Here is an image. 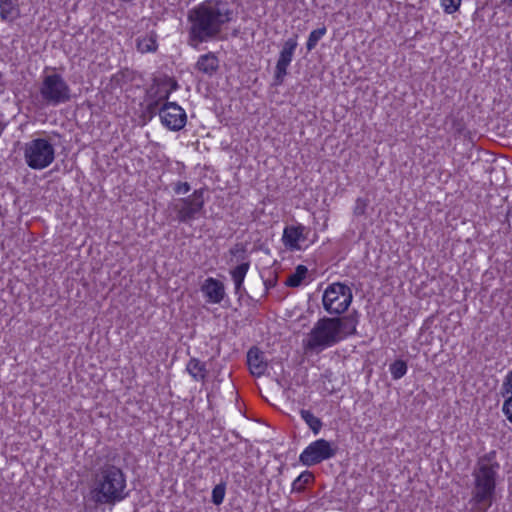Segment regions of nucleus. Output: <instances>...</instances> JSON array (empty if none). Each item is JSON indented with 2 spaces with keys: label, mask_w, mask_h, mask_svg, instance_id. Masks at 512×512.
Listing matches in <instances>:
<instances>
[{
  "label": "nucleus",
  "mask_w": 512,
  "mask_h": 512,
  "mask_svg": "<svg viewBox=\"0 0 512 512\" xmlns=\"http://www.w3.org/2000/svg\"><path fill=\"white\" fill-rule=\"evenodd\" d=\"M234 11L226 0H205L188 11V44L197 49L217 39L233 20Z\"/></svg>",
  "instance_id": "1"
},
{
  "label": "nucleus",
  "mask_w": 512,
  "mask_h": 512,
  "mask_svg": "<svg viewBox=\"0 0 512 512\" xmlns=\"http://www.w3.org/2000/svg\"><path fill=\"white\" fill-rule=\"evenodd\" d=\"M128 496L126 475L120 467L106 463L97 469L89 490V499L95 506H114Z\"/></svg>",
  "instance_id": "2"
},
{
  "label": "nucleus",
  "mask_w": 512,
  "mask_h": 512,
  "mask_svg": "<svg viewBox=\"0 0 512 512\" xmlns=\"http://www.w3.org/2000/svg\"><path fill=\"white\" fill-rule=\"evenodd\" d=\"M358 320L354 315L319 319L308 335L305 348L322 351L355 334Z\"/></svg>",
  "instance_id": "3"
},
{
  "label": "nucleus",
  "mask_w": 512,
  "mask_h": 512,
  "mask_svg": "<svg viewBox=\"0 0 512 512\" xmlns=\"http://www.w3.org/2000/svg\"><path fill=\"white\" fill-rule=\"evenodd\" d=\"M495 452L479 458L474 471V488L470 502L472 512H486L492 505L496 489V477L500 465L493 461Z\"/></svg>",
  "instance_id": "4"
},
{
  "label": "nucleus",
  "mask_w": 512,
  "mask_h": 512,
  "mask_svg": "<svg viewBox=\"0 0 512 512\" xmlns=\"http://www.w3.org/2000/svg\"><path fill=\"white\" fill-rule=\"evenodd\" d=\"M25 163L34 170H43L50 166L55 159V147L46 138H35L25 143Z\"/></svg>",
  "instance_id": "5"
},
{
  "label": "nucleus",
  "mask_w": 512,
  "mask_h": 512,
  "mask_svg": "<svg viewBox=\"0 0 512 512\" xmlns=\"http://www.w3.org/2000/svg\"><path fill=\"white\" fill-rule=\"evenodd\" d=\"M42 100L57 106L71 99V89L64 78L57 73L44 75L39 89Z\"/></svg>",
  "instance_id": "6"
},
{
  "label": "nucleus",
  "mask_w": 512,
  "mask_h": 512,
  "mask_svg": "<svg viewBox=\"0 0 512 512\" xmlns=\"http://www.w3.org/2000/svg\"><path fill=\"white\" fill-rule=\"evenodd\" d=\"M204 204V190L197 189L188 197L178 199L170 207L177 213L179 222L188 223L202 214Z\"/></svg>",
  "instance_id": "7"
},
{
  "label": "nucleus",
  "mask_w": 512,
  "mask_h": 512,
  "mask_svg": "<svg viewBox=\"0 0 512 512\" xmlns=\"http://www.w3.org/2000/svg\"><path fill=\"white\" fill-rule=\"evenodd\" d=\"M337 448L325 439H318L310 443L300 454L299 461L307 466L317 465L336 455Z\"/></svg>",
  "instance_id": "8"
},
{
  "label": "nucleus",
  "mask_w": 512,
  "mask_h": 512,
  "mask_svg": "<svg viewBox=\"0 0 512 512\" xmlns=\"http://www.w3.org/2000/svg\"><path fill=\"white\" fill-rule=\"evenodd\" d=\"M298 46L297 36L288 38L279 53V57L275 66L274 80L277 85H281L287 75L295 50Z\"/></svg>",
  "instance_id": "9"
},
{
  "label": "nucleus",
  "mask_w": 512,
  "mask_h": 512,
  "mask_svg": "<svg viewBox=\"0 0 512 512\" xmlns=\"http://www.w3.org/2000/svg\"><path fill=\"white\" fill-rule=\"evenodd\" d=\"M161 123L171 131H179L187 121L185 110L174 102L166 103L159 111Z\"/></svg>",
  "instance_id": "10"
},
{
  "label": "nucleus",
  "mask_w": 512,
  "mask_h": 512,
  "mask_svg": "<svg viewBox=\"0 0 512 512\" xmlns=\"http://www.w3.org/2000/svg\"><path fill=\"white\" fill-rule=\"evenodd\" d=\"M322 300L328 313L341 314L352 301L351 290H324Z\"/></svg>",
  "instance_id": "11"
},
{
  "label": "nucleus",
  "mask_w": 512,
  "mask_h": 512,
  "mask_svg": "<svg viewBox=\"0 0 512 512\" xmlns=\"http://www.w3.org/2000/svg\"><path fill=\"white\" fill-rule=\"evenodd\" d=\"M306 227L298 224L285 227L282 241L286 248L295 251L301 249V243L306 240Z\"/></svg>",
  "instance_id": "12"
},
{
  "label": "nucleus",
  "mask_w": 512,
  "mask_h": 512,
  "mask_svg": "<svg viewBox=\"0 0 512 512\" xmlns=\"http://www.w3.org/2000/svg\"><path fill=\"white\" fill-rule=\"evenodd\" d=\"M247 364L251 374L257 377L262 376L268 367L264 352L256 346L249 349L247 353Z\"/></svg>",
  "instance_id": "13"
},
{
  "label": "nucleus",
  "mask_w": 512,
  "mask_h": 512,
  "mask_svg": "<svg viewBox=\"0 0 512 512\" xmlns=\"http://www.w3.org/2000/svg\"><path fill=\"white\" fill-rule=\"evenodd\" d=\"M218 67L219 60L217 56L212 52L201 55L195 64V68L197 71L208 76H212L213 74H215L216 71L218 70Z\"/></svg>",
  "instance_id": "14"
},
{
  "label": "nucleus",
  "mask_w": 512,
  "mask_h": 512,
  "mask_svg": "<svg viewBox=\"0 0 512 512\" xmlns=\"http://www.w3.org/2000/svg\"><path fill=\"white\" fill-rule=\"evenodd\" d=\"M312 279V274L306 266L298 265L295 272L292 273L286 280V284L290 287H298L300 285H309Z\"/></svg>",
  "instance_id": "15"
},
{
  "label": "nucleus",
  "mask_w": 512,
  "mask_h": 512,
  "mask_svg": "<svg viewBox=\"0 0 512 512\" xmlns=\"http://www.w3.org/2000/svg\"><path fill=\"white\" fill-rule=\"evenodd\" d=\"M186 370L196 381H204L208 372L206 364L197 358H191L188 361Z\"/></svg>",
  "instance_id": "16"
},
{
  "label": "nucleus",
  "mask_w": 512,
  "mask_h": 512,
  "mask_svg": "<svg viewBox=\"0 0 512 512\" xmlns=\"http://www.w3.org/2000/svg\"><path fill=\"white\" fill-rule=\"evenodd\" d=\"M300 416L314 435L319 434L323 426V422L320 418L316 417L310 410L306 409L300 410Z\"/></svg>",
  "instance_id": "17"
},
{
  "label": "nucleus",
  "mask_w": 512,
  "mask_h": 512,
  "mask_svg": "<svg viewBox=\"0 0 512 512\" xmlns=\"http://www.w3.org/2000/svg\"><path fill=\"white\" fill-rule=\"evenodd\" d=\"M0 16L6 21L16 19L18 16V9L12 0H0Z\"/></svg>",
  "instance_id": "18"
},
{
  "label": "nucleus",
  "mask_w": 512,
  "mask_h": 512,
  "mask_svg": "<svg viewBox=\"0 0 512 512\" xmlns=\"http://www.w3.org/2000/svg\"><path fill=\"white\" fill-rule=\"evenodd\" d=\"M157 46V39L154 34L146 35L137 40V49L141 53L155 52Z\"/></svg>",
  "instance_id": "19"
},
{
  "label": "nucleus",
  "mask_w": 512,
  "mask_h": 512,
  "mask_svg": "<svg viewBox=\"0 0 512 512\" xmlns=\"http://www.w3.org/2000/svg\"><path fill=\"white\" fill-rule=\"evenodd\" d=\"M314 475L310 471L302 472L292 483V492H303L305 486L313 481Z\"/></svg>",
  "instance_id": "20"
},
{
  "label": "nucleus",
  "mask_w": 512,
  "mask_h": 512,
  "mask_svg": "<svg viewBox=\"0 0 512 512\" xmlns=\"http://www.w3.org/2000/svg\"><path fill=\"white\" fill-rule=\"evenodd\" d=\"M249 269L248 263H242L231 271L235 288H240Z\"/></svg>",
  "instance_id": "21"
},
{
  "label": "nucleus",
  "mask_w": 512,
  "mask_h": 512,
  "mask_svg": "<svg viewBox=\"0 0 512 512\" xmlns=\"http://www.w3.org/2000/svg\"><path fill=\"white\" fill-rule=\"evenodd\" d=\"M407 363L404 360L398 359L390 364L389 370L394 380L402 378L407 373Z\"/></svg>",
  "instance_id": "22"
},
{
  "label": "nucleus",
  "mask_w": 512,
  "mask_h": 512,
  "mask_svg": "<svg viewBox=\"0 0 512 512\" xmlns=\"http://www.w3.org/2000/svg\"><path fill=\"white\" fill-rule=\"evenodd\" d=\"M327 30L325 27H321L311 31L309 34L306 47L308 51L313 50L318 44L319 40L326 34Z\"/></svg>",
  "instance_id": "23"
},
{
  "label": "nucleus",
  "mask_w": 512,
  "mask_h": 512,
  "mask_svg": "<svg viewBox=\"0 0 512 512\" xmlns=\"http://www.w3.org/2000/svg\"><path fill=\"white\" fill-rule=\"evenodd\" d=\"M208 303H220L224 300L225 290H201Z\"/></svg>",
  "instance_id": "24"
},
{
  "label": "nucleus",
  "mask_w": 512,
  "mask_h": 512,
  "mask_svg": "<svg viewBox=\"0 0 512 512\" xmlns=\"http://www.w3.org/2000/svg\"><path fill=\"white\" fill-rule=\"evenodd\" d=\"M462 0H440V6L443 9L444 13L451 15L456 13L460 6Z\"/></svg>",
  "instance_id": "25"
},
{
  "label": "nucleus",
  "mask_w": 512,
  "mask_h": 512,
  "mask_svg": "<svg viewBox=\"0 0 512 512\" xmlns=\"http://www.w3.org/2000/svg\"><path fill=\"white\" fill-rule=\"evenodd\" d=\"M226 493V486L224 483H220L216 485L212 490V498L211 501L215 505L222 504Z\"/></svg>",
  "instance_id": "26"
},
{
  "label": "nucleus",
  "mask_w": 512,
  "mask_h": 512,
  "mask_svg": "<svg viewBox=\"0 0 512 512\" xmlns=\"http://www.w3.org/2000/svg\"><path fill=\"white\" fill-rule=\"evenodd\" d=\"M501 394L503 397L507 395L512 396V370L508 372L503 381Z\"/></svg>",
  "instance_id": "27"
},
{
  "label": "nucleus",
  "mask_w": 512,
  "mask_h": 512,
  "mask_svg": "<svg viewBox=\"0 0 512 512\" xmlns=\"http://www.w3.org/2000/svg\"><path fill=\"white\" fill-rule=\"evenodd\" d=\"M502 411L507 417L508 421L512 423V396H508L504 401Z\"/></svg>",
  "instance_id": "28"
},
{
  "label": "nucleus",
  "mask_w": 512,
  "mask_h": 512,
  "mask_svg": "<svg viewBox=\"0 0 512 512\" xmlns=\"http://www.w3.org/2000/svg\"><path fill=\"white\" fill-rule=\"evenodd\" d=\"M190 189L191 187L187 182H178L174 187V191L177 194H186L190 191Z\"/></svg>",
  "instance_id": "29"
},
{
  "label": "nucleus",
  "mask_w": 512,
  "mask_h": 512,
  "mask_svg": "<svg viewBox=\"0 0 512 512\" xmlns=\"http://www.w3.org/2000/svg\"><path fill=\"white\" fill-rule=\"evenodd\" d=\"M366 207H367L366 201L359 198L356 201V205H355V208H354V213L356 215H362V214L365 213Z\"/></svg>",
  "instance_id": "30"
},
{
  "label": "nucleus",
  "mask_w": 512,
  "mask_h": 512,
  "mask_svg": "<svg viewBox=\"0 0 512 512\" xmlns=\"http://www.w3.org/2000/svg\"><path fill=\"white\" fill-rule=\"evenodd\" d=\"M203 288L217 289V288H222V286H220L216 280L209 278V279H207L206 284Z\"/></svg>",
  "instance_id": "31"
},
{
  "label": "nucleus",
  "mask_w": 512,
  "mask_h": 512,
  "mask_svg": "<svg viewBox=\"0 0 512 512\" xmlns=\"http://www.w3.org/2000/svg\"><path fill=\"white\" fill-rule=\"evenodd\" d=\"M327 288L333 289V288H347V287L341 283H333V284L329 285Z\"/></svg>",
  "instance_id": "32"
},
{
  "label": "nucleus",
  "mask_w": 512,
  "mask_h": 512,
  "mask_svg": "<svg viewBox=\"0 0 512 512\" xmlns=\"http://www.w3.org/2000/svg\"><path fill=\"white\" fill-rule=\"evenodd\" d=\"M246 292V290H238V289H235L234 290V293L236 296H238V299L240 300L243 296V294Z\"/></svg>",
  "instance_id": "33"
},
{
  "label": "nucleus",
  "mask_w": 512,
  "mask_h": 512,
  "mask_svg": "<svg viewBox=\"0 0 512 512\" xmlns=\"http://www.w3.org/2000/svg\"><path fill=\"white\" fill-rule=\"evenodd\" d=\"M267 290L264 291V293L261 294V297H264L266 295Z\"/></svg>",
  "instance_id": "34"
}]
</instances>
